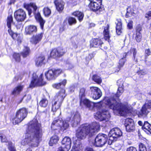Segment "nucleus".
Wrapping results in <instances>:
<instances>
[{
	"label": "nucleus",
	"instance_id": "24",
	"mask_svg": "<svg viewBox=\"0 0 151 151\" xmlns=\"http://www.w3.org/2000/svg\"><path fill=\"white\" fill-rule=\"evenodd\" d=\"M24 86L22 84H19L15 87L12 92V95L16 96L20 94L24 88Z\"/></svg>",
	"mask_w": 151,
	"mask_h": 151
},
{
	"label": "nucleus",
	"instance_id": "22",
	"mask_svg": "<svg viewBox=\"0 0 151 151\" xmlns=\"http://www.w3.org/2000/svg\"><path fill=\"white\" fill-rule=\"evenodd\" d=\"M42 36L43 34L42 33L33 35L30 39V42L33 44L36 45L41 41Z\"/></svg>",
	"mask_w": 151,
	"mask_h": 151
},
{
	"label": "nucleus",
	"instance_id": "57",
	"mask_svg": "<svg viewBox=\"0 0 151 151\" xmlns=\"http://www.w3.org/2000/svg\"><path fill=\"white\" fill-rule=\"evenodd\" d=\"M151 52L149 49H147L145 50V55H149L150 54Z\"/></svg>",
	"mask_w": 151,
	"mask_h": 151
},
{
	"label": "nucleus",
	"instance_id": "20",
	"mask_svg": "<svg viewBox=\"0 0 151 151\" xmlns=\"http://www.w3.org/2000/svg\"><path fill=\"white\" fill-rule=\"evenodd\" d=\"M149 112V110L143 105L140 111L137 112V114L139 117L145 118Z\"/></svg>",
	"mask_w": 151,
	"mask_h": 151
},
{
	"label": "nucleus",
	"instance_id": "27",
	"mask_svg": "<svg viewBox=\"0 0 151 151\" xmlns=\"http://www.w3.org/2000/svg\"><path fill=\"white\" fill-rule=\"evenodd\" d=\"M37 31L36 26L34 25H30L26 27L25 29V33L26 35H30L36 32Z\"/></svg>",
	"mask_w": 151,
	"mask_h": 151
},
{
	"label": "nucleus",
	"instance_id": "49",
	"mask_svg": "<svg viewBox=\"0 0 151 151\" xmlns=\"http://www.w3.org/2000/svg\"><path fill=\"white\" fill-rule=\"evenodd\" d=\"M142 27L140 25H137L136 28V33H140L142 30Z\"/></svg>",
	"mask_w": 151,
	"mask_h": 151
},
{
	"label": "nucleus",
	"instance_id": "4",
	"mask_svg": "<svg viewBox=\"0 0 151 151\" xmlns=\"http://www.w3.org/2000/svg\"><path fill=\"white\" fill-rule=\"evenodd\" d=\"M24 7L28 11V14L29 16L31 14L32 10V8L33 9V11H35L34 13L35 17L36 20L39 22L40 24L41 28L42 29L45 21L41 17L40 14L38 12H36L37 7L35 3H31L29 4L25 3L24 4Z\"/></svg>",
	"mask_w": 151,
	"mask_h": 151
},
{
	"label": "nucleus",
	"instance_id": "34",
	"mask_svg": "<svg viewBox=\"0 0 151 151\" xmlns=\"http://www.w3.org/2000/svg\"><path fill=\"white\" fill-rule=\"evenodd\" d=\"M30 52L29 48L27 47L24 46L22 52V56L25 58L28 56Z\"/></svg>",
	"mask_w": 151,
	"mask_h": 151
},
{
	"label": "nucleus",
	"instance_id": "25",
	"mask_svg": "<svg viewBox=\"0 0 151 151\" xmlns=\"http://www.w3.org/2000/svg\"><path fill=\"white\" fill-rule=\"evenodd\" d=\"M102 44L103 43L102 41L98 39H92L90 41V46L92 47L100 48Z\"/></svg>",
	"mask_w": 151,
	"mask_h": 151
},
{
	"label": "nucleus",
	"instance_id": "12",
	"mask_svg": "<svg viewBox=\"0 0 151 151\" xmlns=\"http://www.w3.org/2000/svg\"><path fill=\"white\" fill-rule=\"evenodd\" d=\"M122 135V132L120 129L115 128L112 129L109 132V139L111 141H116L118 138Z\"/></svg>",
	"mask_w": 151,
	"mask_h": 151
},
{
	"label": "nucleus",
	"instance_id": "56",
	"mask_svg": "<svg viewBox=\"0 0 151 151\" xmlns=\"http://www.w3.org/2000/svg\"><path fill=\"white\" fill-rule=\"evenodd\" d=\"M1 141L2 142H6L7 139L5 136H3L1 137Z\"/></svg>",
	"mask_w": 151,
	"mask_h": 151
},
{
	"label": "nucleus",
	"instance_id": "48",
	"mask_svg": "<svg viewBox=\"0 0 151 151\" xmlns=\"http://www.w3.org/2000/svg\"><path fill=\"white\" fill-rule=\"evenodd\" d=\"M66 69H71L73 68V65L70 63H68L65 64Z\"/></svg>",
	"mask_w": 151,
	"mask_h": 151
},
{
	"label": "nucleus",
	"instance_id": "6",
	"mask_svg": "<svg viewBox=\"0 0 151 151\" xmlns=\"http://www.w3.org/2000/svg\"><path fill=\"white\" fill-rule=\"evenodd\" d=\"M27 112L25 108L20 109L17 112L16 117L13 119V123L16 124L21 122L27 116Z\"/></svg>",
	"mask_w": 151,
	"mask_h": 151
},
{
	"label": "nucleus",
	"instance_id": "14",
	"mask_svg": "<svg viewBox=\"0 0 151 151\" xmlns=\"http://www.w3.org/2000/svg\"><path fill=\"white\" fill-rule=\"evenodd\" d=\"M88 6L91 10L95 12L97 14H99L103 10V8L101 7V4H99L96 3V2H90Z\"/></svg>",
	"mask_w": 151,
	"mask_h": 151
},
{
	"label": "nucleus",
	"instance_id": "39",
	"mask_svg": "<svg viewBox=\"0 0 151 151\" xmlns=\"http://www.w3.org/2000/svg\"><path fill=\"white\" fill-rule=\"evenodd\" d=\"M48 104V101L45 98L42 99L40 102V105L42 107H44L47 106Z\"/></svg>",
	"mask_w": 151,
	"mask_h": 151
},
{
	"label": "nucleus",
	"instance_id": "51",
	"mask_svg": "<svg viewBox=\"0 0 151 151\" xmlns=\"http://www.w3.org/2000/svg\"><path fill=\"white\" fill-rule=\"evenodd\" d=\"M126 151H137V149L133 147H130L127 149Z\"/></svg>",
	"mask_w": 151,
	"mask_h": 151
},
{
	"label": "nucleus",
	"instance_id": "55",
	"mask_svg": "<svg viewBox=\"0 0 151 151\" xmlns=\"http://www.w3.org/2000/svg\"><path fill=\"white\" fill-rule=\"evenodd\" d=\"M150 17H151V11H149L145 14V17L149 18Z\"/></svg>",
	"mask_w": 151,
	"mask_h": 151
},
{
	"label": "nucleus",
	"instance_id": "19",
	"mask_svg": "<svg viewBox=\"0 0 151 151\" xmlns=\"http://www.w3.org/2000/svg\"><path fill=\"white\" fill-rule=\"evenodd\" d=\"M62 103L55 100L54 101H53L52 105V111L54 112H56L58 111V112H57L56 113L58 115H60L61 112L59 110V109Z\"/></svg>",
	"mask_w": 151,
	"mask_h": 151
},
{
	"label": "nucleus",
	"instance_id": "30",
	"mask_svg": "<svg viewBox=\"0 0 151 151\" xmlns=\"http://www.w3.org/2000/svg\"><path fill=\"white\" fill-rule=\"evenodd\" d=\"M73 14L78 18V20L81 22L83 19L84 16L83 13L79 11L74 12L73 13Z\"/></svg>",
	"mask_w": 151,
	"mask_h": 151
},
{
	"label": "nucleus",
	"instance_id": "47",
	"mask_svg": "<svg viewBox=\"0 0 151 151\" xmlns=\"http://www.w3.org/2000/svg\"><path fill=\"white\" fill-rule=\"evenodd\" d=\"M8 148L10 151H16L15 149L11 142L9 143Z\"/></svg>",
	"mask_w": 151,
	"mask_h": 151
},
{
	"label": "nucleus",
	"instance_id": "52",
	"mask_svg": "<svg viewBox=\"0 0 151 151\" xmlns=\"http://www.w3.org/2000/svg\"><path fill=\"white\" fill-rule=\"evenodd\" d=\"M53 87L57 89H59L61 87V84L60 83L55 84L52 85Z\"/></svg>",
	"mask_w": 151,
	"mask_h": 151
},
{
	"label": "nucleus",
	"instance_id": "9",
	"mask_svg": "<svg viewBox=\"0 0 151 151\" xmlns=\"http://www.w3.org/2000/svg\"><path fill=\"white\" fill-rule=\"evenodd\" d=\"M107 136L103 133L99 134L95 139L94 145L96 147H102L106 142Z\"/></svg>",
	"mask_w": 151,
	"mask_h": 151
},
{
	"label": "nucleus",
	"instance_id": "3",
	"mask_svg": "<svg viewBox=\"0 0 151 151\" xmlns=\"http://www.w3.org/2000/svg\"><path fill=\"white\" fill-rule=\"evenodd\" d=\"M100 129L99 123L94 122L90 124L81 125L76 131V136L80 139H83L87 136L91 137L94 135Z\"/></svg>",
	"mask_w": 151,
	"mask_h": 151
},
{
	"label": "nucleus",
	"instance_id": "26",
	"mask_svg": "<svg viewBox=\"0 0 151 151\" xmlns=\"http://www.w3.org/2000/svg\"><path fill=\"white\" fill-rule=\"evenodd\" d=\"M54 3L57 10L59 12H62L64 8V2L61 0H56Z\"/></svg>",
	"mask_w": 151,
	"mask_h": 151
},
{
	"label": "nucleus",
	"instance_id": "62",
	"mask_svg": "<svg viewBox=\"0 0 151 151\" xmlns=\"http://www.w3.org/2000/svg\"><path fill=\"white\" fill-rule=\"evenodd\" d=\"M95 24L93 23H91L90 24V26L91 27H93L94 26H95Z\"/></svg>",
	"mask_w": 151,
	"mask_h": 151
},
{
	"label": "nucleus",
	"instance_id": "15",
	"mask_svg": "<svg viewBox=\"0 0 151 151\" xmlns=\"http://www.w3.org/2000/svg\"><path fill=\"white\" fill-rule=\"evenodd\" d=\"M14 17L15 19L18 21H24L26 17L25 12L22 9H19L16 11L14 13Z\"/></svg>",
	"mask_w": 151,
	"mask_h": 151
},
{
	"label": "nucleus",
	"instance_id": "41",
	"mask_svg": "<svg viewBox=\"0 0 151 151\" xmlns=\"http://www.w3.org/2000/svg\"><path fill=\"white\" fill-rule=\"evenodd\" d=\"M126 59L125 58H123L121 59L119 61V65L118 66L119 70H118V71H119V70L120 69V68L123 67L124 64L126 61Z\"/></svg>",
	"mask_w": 151,
	"mask_h": 151
},
{
	"label": "nucleus",
	"instance_id": "40",
	"mask_svg": "<svg viewBox=\"0 0 151 151\" xmlns=\"http://www.w3.org/2000/svg\"><path fill=\"white\" fill-rule=\"evenodd\" d=\"M44 14L46 17H48L50 14L51 11L50 9L48 7H45L43 9Z\"/></svg>",
	"mask_w": 151,
	"mask_h": 151
},
{
	"label": "nucleus",
	"instance_id": "58",
	"mask_svg": "<svg viewBox=\"0 0 151 151\" xmlns=\"http://www.w3.org/2000/svg\"><path fill=\"white\" fill-rule=\"evenodd\" d=\"M93 1L96 2V3H99V4H101L102 2V0H93Z\"/></svg>",
	"mask_w": 151,
	"mask_h": 151
},
{
	"label": "nucleus",
	"instance_id": "10",
	"mask_svg": "<svg viewBox=\"0 0 151 151\" xmlns=\"http://www.w3.org/2000/svg\"><path fill=\"white\" fill-rule=\"evenodd\" d=\"M71 144L70 139L68 137H65L62 141V146L59 148L58 151H68L71 147Z\"/></svg>",
	"mask_w": 151,
	"mask_h": 151
},
{
	"label": "nucleus",
	"instance_id": "2",
	"mask_svg": "<svg viewBox=\"0 0 151 151\" xmlns=\"http://www.w3.org/2000/svg\"><path fill=\"white\" fill-rule=\"evenodd\" d=\"M42 137L41 124L38 120L34 118L29 123L24 138L22 140L21 144L23 145H28L31 147H37Z\"/></svg>",
	"mask_w": 151,
	"mask_h": 151
},
{
	"label": "nucleus",
	"instance_id": "46",
	"mask_svg": "<svg viewBox=\"0 0 151 151\" xmlns=\"http://www.w3.org/2000/svg\"><path fill=\"white\" fill-rule=\"evenodd\" d=\"M139 151H147L146 147L142 143H140L139 145Z\"/></svg>",
	"mask_w": 151,
	"mask_h": 151
},
{
	"label": "nucleus",
	"instance_id": "63",
	"mask_svg": "<svg viewBox=\"0 0 151 151\" xmlns=\"http://www.w3.org/2000/svg\"><path fill=\"white\" fill-rule=\"evenodd\" d=\"M15 80L17 81L18 80V76H16L15 77Z\"/></svg>",
	"mask_w": 151,
	"mask_h": 151
},
{
	"label": "nucleus",
	"instance_id": "50",
	"mask_svg": "<svg viewBox=\"0 0 151 151\" xmlns=\"http://www.w3.org/2000/svg\"><path fill=\"white\" fill-rule=\"evenodd\" d=\"M137 73L139 75H144L146 74V72L145 70H142L138 71Z\"/></svg>",
	"mask_w": 151,
	"mask_h": 151
},
{
	"label": "nucleus",
	"instance_id": "32",
	"mask_svg": "<svg viewBox=\"0 0 151 151\" xmlns=\"http://www.w3.org/2000/svg\"><path fill=\"white\" fill-rule=\"evenodd\" d=\"M59 140L58 137L55 135L51 137L49 142L50 146H52L53 144L56 143Z\"/></svg>",
	"mask_w": 151,
	"mask_h": 151
},
{
	"label": "nucleus",
	"instance_id": "31",
	"mask_svg": "<svg viewBox=\"0 0 151 151\" xmlns=\"http://www.w3.org/2000/svg\"><path fill=\"white\" fill-rule=\"evenodd\" d=\"M142 128L145 131H148L151 134V125L147 122H145Z\"/></svg>",
	"mask_w": 151,
	"mask_h": 151
},
{
	"label": "nucleus",
	"instance_id": "37",
	"mask_svg": "<svg viewBox=\"0 0 151 151\" xmlns=\"http://www.w3.org/2000/svg\"><path fill=\"white\" fill-rule=\"evenodd\" d=\"M93 80L98 84H100L102 82V79L101 77L97 75H94L92 77Z\"/></svg>",
	"mask_w": 151,
	"mask_h": 151
},
{
	"label": "nucleus",
	"instance_id": "42",
	"mask_svg": "<svg viewBox=\"0 0 151 151\" xmlns=\"http://www.w3.org/2000/svg\"><path fill=\"white\" fill-rule=\"evenodd\" d=\"M68 24L70 25L73 24H75L76 23V20L74 18L69 17L68 18Z\"/></svg>",
	"mask_w": 151,
	"mask_h": 151
},
{
	"label": "nucleus",
	"instance_id": "33",
	"mask_svg": "<svg viewBox=\"0 0 151 151\" xmlns=\"http://www.w3.org/2000/svg\"><path fill=\"white\" fill-rule=\"evenodd\" d=\"M45 59V58L44 56H41L37 58L35 60L36 65L37 66L42 65Z\"/></svg>",
	"mask_w": 151,
	"mask_h": 151
},
{
	"label": "nucleus",
	"instance_id": "8",
	"mask_svg": "<svg viewBox=\"0 0 151 151\" xmlns=\"http://www.w3.org/2000/svg\"><path fill=\"white\" fill-rule=\"evenodd\" d=\"M42 76V74H41L38 77L36 73H33L32 78L29 85V87L33 88L36 86L44 85L45 83L43 81Z\"/></svg>",
	"mask_w": 151,
	"mask_h": 151
},
{
	"label": "nucleus",
	"instance_id": "1",
	"mask_svg": "<svg viewBox=\"0 0 151 151\" xmlns=\"http://www.w3.org/2000/svg\"><path fill=\"white\" fill-rule=\"evenodd\" d=\"M82 99L81 103H83L90 109H92L93 107H96L99 111L95 115L94 117L97 120L100 121L107 120L110 117V115L107 109H105V106L102 104L103 103L108 108L116 111L121 116H124L128 114L130 111L128 109L126 106L121 103L117 102L116 100L113 98L109 99L105 97L102 101L94 104L87 99L82 100Z\"/></svg>",
	"mask_w": 151,
	"mask_h": 151
},
{
	"label": "nucleus",
	"instance_id": "28",
	"mask_svg": "<svg viewBox=\"0 0 151 151\" xmlns=\"http://www.w3.org/2000/svg\"><path fill=\"white\" fill-rule=\"evenodd\" d=\"M116 24V32L118 35H119L122 32V24L121 20L120 19H116L115 21Z\"/></svg>",
	"mask_w": 151,
	"mask_h": 151
},
{
	"label": "nucleus",
	"instance_id": "17",
	"mask_svg": "<svg viewBox=\"0 0 151 151\" xmlns=\"http://www.w3.org/2000/svg\"><path fill=\"white\" fill-rule=\"evenodd\" d=\"M65 52V50L61 48L54 49L51 51L50 55L51 57L55 58L57 57H60L63 55Z\"/></svg>",
	"mask_w": 151,
	"mask_h": 151
},
{
	"label": "nucleus",
	"instance_id": "59",
	"mask_svg": "<svg viewBox=\"0 0 151 151\" xmlns=\"http://www.w3.org/2000/svg\"><path fill=\"white\" fill-rule=\"evenodd\" d=\"M85 151H94L93 149L90 147H87L85 150Z\"/></svg>",
	"mask_w": 151,
	"mask_h": 151
},
{
	"label": "nucleus",
	"instance_id": "60",
	"mask_svg": "<svg viewBox=\"0 0 151 151\" xmlns=\"http://www.w3.org/2000/svg\"><path fill=\"white\" fill-rule=\"evenodd\" d=\"M93 57V55L91 54L89 55L88 58H89V60H91L92 59Z\"/></svg>",
	"mask_w": 151,
	"mask_h": 151
},
{
	"label": "nucleus",
	"instance_id": "36",
	"mask_svg": "<svg viewBox=\"0 0 151 151\" xmlns=\"http://www.w3.org/2000/svg\"><path fill=\"white\" fill-rule=\"evenodd\" d=\"M130 53L133 55V59L137 63L138 62V59L136 57V55L137 53V51L136 48H131L130 49Z\"/></svg>",
	"mask_w": 151,
	"mask_h": 151
},
{
	"label": "nucleus",
	"instance_id": "11",
	"mask_svg": "<svg viewBox=\"0 0 151 151\" xmlns=\"http://www.w3.org/2000/svg\"><path fill=\"white\" fill-rule=\"evenodd\" d=\"M62 72L61 69H50L45 73L46 78L47 80L55 79Z\"/></svg>",
	"mask_w": 151,
	"mask_h": 151
},
{
	"label": "nucleus",
	"instance_id": "45",
	"mask_svg": "<svg viewBox=\"0 0 151 151\" xmlns=\"http://www.w3.org/2000/svg\"><path fill=\"white\" fill-rule=\"evenodd\" d=\"M143 106L149 110L151 109V100H147Z\"/></svg>",
	"mask_w": 151,
	"mask_h": 151
},
{
	"label": "nucleus",
	"instance_id": "64",
	"mask_svg": "<svg viewBox=\"0 0 151 151\" xmlns=\"http://www.w3.org/2000/svg\"><path fill=\"white\" fill-rule=\"evenodd\" d=\"M147 96H148V97H150V96H151V92H149L147 94Z\"/></svg>",
	"mask_w": 151,
	"mask_h": 151
},
{
	"label": "nucleus",
	"instance_id": "38",
	"mask_svg": "<svg viewBox=\"0 0 151 151\" xmlns=\"http://www.w3.org/2000/svg\"><path fill=\"white\" fill-rule=\"evenodd\" d=\"M134 37L135 40L137 42L141 41L142 39V35L141 33H136L134 34Z\"/></svg>",
	"mask_w": 151,
	"mask_h": 151
},
{
	"label": "nucleus",
	"instance_id": "7",
	"mask_svg": "<svg viewBox=\"0 0 151 151\" xmlns=\"http://www.w3.org/2000/svg\"><path fill=\"white\" fill-rule=\"evenodd\" d=\"M69 119H66L62 122L60 120H55L52 123L51 128L54 130L56 129V127H60L63 130L68 129L69 126Z\"/></svg>",
	"mask_w": 151,
	"mask_h": 151
},
{
	"label": "nucleus",
	"instance_id": "18",
	"mask_svg": "<svg viewBox=\"0 0 151 151\" xmlns=\"http://www.w3.org/2000/svg\"><path fill=\"white\" fill-rule=\"evenodd\" d=\"M65 96V90L62 89L56 94L54 100L62 103Z\"/></svg>",
	"mask_w": 151,
	"mask_h": 151
},
{
	"label": "nucleus",
	"instance_id": "21",
	"mask_svg": "<svg viewBox=\"0 0 151 151\" xmlns=\"http://www.w3.org/2000/svg\"><path fill=\"white\" fill-rule=\"evenodd\" d=\"M80 120L81 118L79 114L78 113L75 114L71 119V125L72 127H77L79 124Z\"/></svg>",
	"mask_w": 151,
	"mask_h": 151
},
{
	"label": "nucleus",
	"instance_id": "53",
	"mask_svg": "<svg viewBox=\"0 0 151 151\" xmlns=\"http://www.w3.org/2000/svg\"><path fill=\"white\" fill-rule=\"evenodd\" d=\"M133 22L132 21H130L127 24V27L130 29H131L132 28Z\"/></svg>",
	"mask_w": 151,
	"mask_h": 151
},
{
	"label": "nucleus",
	"instance_id": "44",
	"mask_svg": "<svg viewBox=\"0 0 151 151\" xmlns=\"http://www.w3.org/2000/svg\"><path fill=\"white\" fill-rule=\"evenodd\" d=\"M85 89L83 88H81L80 90L79 96L81 99V101H82V99L85 96Z\"/></svg>",
	"mask_w": 151,
	"mask_h": 151
},
{
	"label": "nucleus",
	"instance_id": "16",
	"mask_svg": "<svg viewBox=\"0 0 151 151\" xmlns=\"http://www.w3.org/2000/svg\"><path fill=\"white\" fill-rule=\"evenodd\" d=\"M125 126L126 130L129 132L133 131L135 128L133 120L130 118H127L126 119Z\"/></svg>",
	"mask_w": 151,
	"mask_h": 151
},
{
	"label": "nucleus",
	"instance_id": "43",
	"mask_svg": "<svg viewBox=\"0 0 151 151\" xmlns=\"http://www.w3.org/2000/svg\"><path fill=\"white\" fill-rule=\"evenodd\" d=\"M13 57L16 62H19L20 61V55L19 53H14L13 55Z\"/></svg>",
	"mask_w": 151,
	"mask_h": 151
},
{
	"label": "nucleus",
	"instance_id": "29",
	"mask_svg": "<svg viewBox=\"0 0 151 151\" xmlns=\"http://www.w3.org/2000/svg\"><path fill=\"white\" fill-rule=\"evenodd\" d=\"M109 29V26L107 24L106 27H105L103 32L105 39L108 40V42L110 38Z\"/></svg>",
	"mask_w": 151,
	"mask_h": 151
},
{
	"label": "nucleus",
	"instance_id": "54",
	"mask_svg": "<svg viewBox=\"0 0 151 151\" xmlns=\"http://www.w3.org/2000/svg\"><path fill=\"white\" fill-rule=\"evenodd\" d=\"M67 83V81L66 79H63L60 83L61 84V86H65Z\"/></svg>",
	"mask_w": 151,
	"mask_h": 151
},
{
	"label": "nucleus",
	"instance_id": "61",
	"mask_svg": "<svg viewBox=\"0 0 151 151\" xmlns=\"http://www.w3.org/2000/svg\"><path fill=\"white\" fill-rule=\"evenodd\" d=\"M138 124L139 125L142 126L143 125V123L141 121H139L138 122Z\"/></svg>",
	"mask_w": 151,
	"mask_h": 151
},
{
	"label": "nucleus",
	"instance_id": "13",
	"mask_svg": "<svg viewBox=\"0 0 151 151\" xmlns=\"http://www.w3.org/2000/svg\"><path fill=\"white\" fill-rule=\"evenodd\" d=\"M90 91L91 96L94 99H97L102 96V92L97 87H91Z\"/></svg>",
	"mask_w": 151,
	"mask_h": 151
},
{
	"label": "nucleus",
	"instance_id": "5",
	"mask_svg": "<svg viewBox=\"0 0 151 151\" xmlns=\"http://www.w3.org/2000/svg\"><path fill=\"white\" fill-rule=\"evenodd\" d=\"M13 23V18L12 15L8 16L7 19V25L9 29L8 32L10 35L14 40H16L18 42L21 43L22 40V36L19 34L14 33L11 30V24Z\"/></svg>",
	"mask_w": 151,
	"mask_h": 151
},
{
	"label": "nucleus",
	"instance_id": "23",
	"mask_svg": "<svg viewBox=\"0 0 151 151\" xmlns=\"http://www.w3.org/2000/svg\"><path fill=\"white\" fill-rule=\"evenodd\" d=\"M117 84L119 86L117 91L116 93L115 94L116 97L118 98L119 96L122 94L123 92V82L121 80H119L117 81Z\"/></svg>",
	"mask_w": 151,
	"mask_h": 151
},
{
	"label": "nucleus",
	"instance_id": "35",
	"mask_svg": "<svg viewBox=\"0 0 151 151\" xmlns=\"http://www.w3.org/2000/svg\"><path fill=\"white\" fill-rule=\"evenodd\" d=\"M134 11L132 8L129 7L127 9V12L126 14V17H128L132 16H134L135 14Z\"/></svg>",
	"mask_w": 151,
	"mask_h": 151
}]
</instances>
